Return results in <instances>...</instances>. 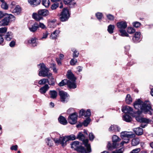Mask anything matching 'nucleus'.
Wrapping results in <instances>:
<instances>
[{
  "label": "nucleus",
  "instance_id": "7c9ffc66",
  "mask_svg": "<svg viewBox=\"0 0 153 153\" xmlns=\"http://www.w3.org/2000/svg\"><path fill=\"white\" fill-rule=\"evenodd\" d=\"M140 143V140L137 138H134L131 141V145L133 146H137Z\"/></svg>",
  "mask_w": 153,
  "mask_h": 153
},
{
  "label": "nucleus",
  "instance_id": "f03ea898",
  "mask_svg": "<svg viewBox=\"0 0 153 153\" xmlns=\"http://www.w3.org/2000/svg\"><path fill=\"white\" fill-rule=\"evenodd\" d=\"M141 114V111H137L136 113H135L134 115H132V116L135 117L136 120L138 122L146 124L145 125L141 124L140 126L142 128H144L147 126V124L151 122V120L149 119L141 117L140 116Z\"/></svg>",
  "mask_w": 153,
  "mask_h": 153
},
{
  "label": "nucleus",
  "instance_id": "bb28decb",
  "mask_svg": "<svg viewBox=\"0 0 153 153\" xmlns=\"http://www.w3.org/2000/svg\"><path fill=\"white\" fill-rule=\"evenodd\" d=\"M49 94L50 96V97L53 99L56 98L57 95V93L55 90L50 91Z\"/></svg>",
  "mask_w": 153,
  "mask_h": 153
},
{
  "label": "nucleus",
  "instance_id": "a19ab883",
  "mask_svg": "<svg viewBox=\"0 0 153 153\" xmlns=\"http://www.w3.org/2000/svg\"><path fill=\"white\" fill-rule=\"evenodd\" d=\"M48 81L47 79L43 78L39 81V84L42 85L46 84Z\"/></svg>",
  "mask_w": 153,
  "mask_h": 153
},
{
  "label": "nucleus",
  "instance_id": "5701e85b",
  "mask_svg": "<svg viewBox=\"0 0 153 153\" xmlns=\"http://www.w3.org/2000/svg\"><path fill=\"white\" fill-rule=\"evenodd\" d=\"M48 85H45L40 89V92L42 94H45L49 88Z\"/></svg>",
  "mask_w": 153,
  "mask_h": 153
},
{
  "label": "nucleus",
  "instance_id": "13d9d810",
  "mask_svg": "<svg viewBox=\"0 0 153 153\" xmlns=\"http://www.w3.org/2000/svg\"><path fill=\"white\" fill-rule=\"evenodd\" d=\"M48 34L47 32H46L45 33H43V36L41 38H40V39H46L48 36Z\"/></svg>",
  "mask_w": 153,
  "mask_h": 153
},
{
  "label": "nucleus",
  "instance_id": "c756f323",
  "mask_svg": "<svg viewBox=\"0 0 153 153\" xmlns=\"http://www.w3.org/2000/svg\"><path fill=\"white\" fill-rule=\"evenodd\" d=\"M123 120L127 122H130L132 120V118L128 115L124 114L123 116Z\"/></svg>",
  "mask_w": 153,
  "mask_h": 153
},
{
  "label": "nucleus",
  "instance_id": "2f4dec72",
  "mask_svg": "<svg viewBox=\"0 0 153 153\" xmlns=\"http://www.w3.org/2000/svg\"><path fill=\"white\" fill-rule=\"evenodd\" d=\"M119 31L120 33V35L122 36H128V34L127 33L125 29H119Z\"/></svg>",
  "mask_w": 153,
  "mask_h": 153
},
{
  "label": "nucleus",
  "instance_id": "6e6d98bb",
  "mask_svg": "<svg viewBox=\"0 0 153 153\" xmlns=\"http://www.w3.org/2000/svg\"><path fill=\"white\" fill-rule=\"evenodd\" d=\"M40 27L42 29H45L46 28V26L44 24L41 22H39V27Z\"/></svg>",
  "mask_w": 153,
  "mask_h": 153
},
{
  "label": "nucleus",
  "instance_id": "58836bf2",
  "mask_svg": "<svg viewBox=\"0 0 153 153\" xmlns=\"http://www.w3.org/2000/svg\"><path fill=\"white\" fill-rule=\"evenodd\" d=\"M91 119L90 118L88 117L83 122V125L85 126H87L88 124L90 123Z\"/></svg>",
  "mask_w": 153,
  "mask_h": 153
},
{
  "label": "nucleus",
  "instance_id": "f3484780",
  "mask_svg": "<svg viewBox=\"0 0 153 153\" xmlns=\"http://www.w3.org/2000/svg\"><path fill=\"white\" fill-rule=\"evenodd\" d=\"M55 19L49 20L48 21V26L49 28H54L56 26V24Z\"/></svg>",
  "mask_w": 153,
  "mask_h": 153
},
{
  "label": "nucleus",
  "instance_id": "a878e982",
  "mask_svg": "<svg viewBox=\"0 0 153 153\" xmlns=\"http://www.w3.org/2000/svg\"><path fill=\"white\" fill-rule=\"evenodd\" d=\"M58 120L59 122L61 124L64 125H66L67 122L66 119L63 116H60L58 118Z\"/></svg>",
  "mask_w": 153,
  "mask_h": 153
},
{
  "label": "nucleus",
  "instance_id": "9b49d317",
  "mask_svg": "<svg viewBox=\"0 0 153 153\" xmlns=\"http://www.w3.org/2000/svg\"><path fill=\"white\" fill-rule=\"evenodd\" d=\"M54 140L56 144H60L62 146H65L67 145V142L68 141L66 136L60 137L59 139H54Z\"/></svg>",
  "mask_w": 153,
  "mask_h": 153
},
{
  "label": "nucleus",
  "instance_id": "412c9836",
  "mask_svg": "<svg viewBox=\"0 0 153 153\" xmlns=\"http://www.w3.org/2000/svg\"><path fill=\"white\" fill-rule=\"evenodd\" d=\"M36 39L35 37L31 38L28 40L27 42L28 43L31 44L32 46L35 47L37 45V43L36 42Z\"/></svg>",
  "mask_w": 153,
  "mask_h": 153
},
{
  "label": "nucleus",
  "instance_id": "dca6fc26",
  "mask_svg": "<svg viewBox=\"0 0 153 153\" xmlns=\"http://www.w3.org/2000/svg\"><path fill=\"white\" fill-rule=\"evenodd\" d=\"M118 28L120 29H123L126 28L127 26L126 22L125 21H121L117 24Z\"/></svg>",
  "mask_w": 153,
  "mask_h": 153
},
{
  "label": "nucleus",
  "instance_id": "ddd939ff",
  "mask_svg": "<svg viewBox=\"0 0 153 153\" xmlns=\"http://www.w3.org/2000/svg\"><path fill=\"white\" fill-rule=\"evenodd\" d=\"M59 94L60 97L61 101L62 102H65L67 101V98L68 95L66 92L62 91H59Z\"/></svg>",
  "mask_w": 153,
  "mask_h": 153
},
{
  "label": "nucleus",
  "instance_id": "2eb2a0df",
  "mask_svg": "<svg viewBox=\"0 0 153 153\" xmlns=\"http://www.w3.org/2000/svg\"><path fill=\"white\" fill-rule=\"evenodd\" d=\"M79 113L81 116H84L85 117H87L89 118L91 114L90 110L89 109H88L85 112L84 110L81 109Z\"/></svg>",
  "mask_w": 153,
  "mask_h": 153
},
{
  "label": "nucleus",
  "instance_id": "0eeeda50",
  "mask_svg": "<svg viewBox=\"0 0 153 153\" xmlns=\"http://www.w3.org/2000/svg\"><path fill=\"white\" fill-rule=\"evenodd\" d=\"M121 140V139L116 135H114L112 137V141H113L112 144L108 142L107 146V148L110 150H111L113 149L116 148L118 145L117 142H119Z\"/></svg>",
  "mask_w": 153,
  "mask_h": 153
},
{
  "label": "nucleus",
  "instance_id": "4be33fe9",
  "mask_svg": "<svg viewBox=\"0 0 153 153\" xmlns=\"http://www.w3.org/2000/svg\"><path fill=\"white\" fill-rule=\"evenodd\" d=\"M140 32H136L135 33L132 38V40L134 42H138L140 39Z\"/></svg>",
  "mask_w": 153,
  "mask_h": 153
},
{
  "label": "nucleus",
  "instance_id": "b1692460",
  "mask_svg": "<svg viewBox=\"0 0 153 153\" xmlns=\"http://www.w3.org/2000/svg\"><path fill=\"white\" fill-rule=\"evenodd\" d=\"M21 11V8L19 5L16 6L13 10V12L15 15H18L20 14Z\"/></svg>",
  "mask_w": 153,
  "mask_h": 153
},
{
  "label": "nucleus",
  "instance_id": "c85d7f7f",
  "mask_svg": "<svg viewBox=\"0 0 153 153\" xmlns=\"http://www.w3.org/2000/svg\"><path fill=\"white\" fill-rule=\"evenodd\" d=\"M38 27V25L36 22L31 27H29V29L30 31L32 32H34Z\"/></svg>",
  "mask_w": 153,
  "mask_h": 153
},
{
  "label": "nucleus",
  "instance_id": "e2e57ef3",
  "mask_svg": "<svg viewBox=\"0 0 153 153\" xmlns=\"http://www.w3.org/2000/svg\"><path fill=\"white\" fill-rule=\"evenodd\" d=\"M4 40V39L2 37V35L0 33V44L3 43Z\"/></svg>",
  "mask_w": 153,
  "mask_h": 153
},
{
  "label": "nucleus",
  "instance_id": "20e7f679",
  "mask_svg": "<svg viewBox=\"0 0 153 153\" xmlns=\"http://www.w3.org/2000/svg\"><path fill=\"white\" fill-rule=\"evenodd\" d=\"M39 66H40V69L41 70L39 71V76L44 77L47 76L48 78L51 77L52 79V81L54 80V79L53 78L52 76V74L49 72L48 68L46 67L44 64H40L39 65Z\"/></svg>",
  "mask_w": 153,
  "mask_h": 153
},
{
  "label": "nucleus",
  "instance_id": "a18cd8bd",
  "mask_svg": "<svg viewBox=\"0 0 153 153\" xmlns=\"http://www.w3.org/2000/svg\"><path fill=\"white\" fill-rule=\"evenodd\" d=\"M124 150V149L123 148H122L118 150H116L115 151H113L112 153H123Z\"/></svg>",
  "mask_w": 153,
  "mask_h": 153
},
{
  "label": "nucleus",
  "instance_id": "de8ad7c7",
  "mask_svg": "<svg viewBox=\"0 0 153 153\" xmlns=\"http://www.w3.org/2000/svg\"><path fill=\"white\" fill-rule=\"evenodd\" d=\"M77 62V60L76 59H72L70 61V64L71 65H74Z\"/></svg>",
  "mask_w": 153,
  "mask_h": 153
},
{
  "label": "nucleus",
  "instance_id": "cd10ccee",
  "mask_svg": "<svg viewBox=\"0 0 153 153\" xmlns=\"http://www.w3.org/2000/svg\"><path fill=\"white\" fill-rule=\"evenodd\" d=\"M13 37V34L11 32H8L5 35V39L8 41H10Z\"/></svg>",
  "mask_w": 153,
  "mask_h": 153
},
{
  "label": "nucleus",
  "instance_id": "79ce46f5",
  "mask_svg": "<svg viewBox=\"0 0 153 153\" xmlns=\"http://www.w3.org/2000/svg\"><path fill=\"white\" fill-rule=\"evenodd\" d=\"M135 30L131 27H129L127 29V32L130 34L133 33L135 32Z\"/></svg>",
  "mask_w": 153,
  "mask_h": 153
},
{
  "label": "nucleus",
  "instance_id": "a211bd4d",
  "mask_svg": "<svg viewBox=\"0 0 153 153\" xmlns=\"http://www.w3.org/2000/svg\"><path fill=\"white\" fill-rule=\"evenodd\" d=\"M60 33V31L59 29L56 30L51 34L50 37V39H56Z\"/></svg>",
  "mask_w": 153,
  "mask_h": 153
},
{
  "label": "nucleus",
  "instance_id": "69168bd1",
  "mask_svg": "<svg viewBox=\"0 0 153 153\" xmlns=\"http://www.w3.org/2000/svg\"><path fill=\"white\" fill-rule=\"evenodd\" d=\"M4 16V15L3 12L0 11V19L3 17Z\"/></svg>",
  "mask_w": 153,
  "mask_h": 153
},
{
  "label": "nucleus",
  "instance_id": "774afa93",
  "mask_svg": "<svg viewBox=\"0 0 153 153\" xmlns=\"http://www.w3.org/2000/svg\"><path fill=\"white\" fill-rule=\"evenodd\" d=\"M64 55L63 54H61L59 55V57L60 59H62L63 58Z\"/></svg>",
  "mask_w": 153,
  "mask_h": 153
},
{
  "label": "nucleus",
  "instance_id": "4468645a",
  "mask_svg": "<svg viewBox=\"0 0 153 153\" xmlns=\"http://www.w3.org/2000/svg\"><path fill=\"white\" fill-rule=\"evenodd\" d=\"M123 112L125 113H128L132 115H134L135 113H132L133 109L130 107L128 106H126L123 107L122 109Z\"/></svg>",
  "mask_w": 153,
  "mask_h": 153
},
{
  "label": "nucleus",
  "instance_id": "6ab92c4d",
  "mask_svg": "<svg viewBox=\"0 0 153 153\" xmlns=\"http://www.w3.org/2000/svg\"><path fill=\"white\" fill-rule=\"evenodd\" d=\"M120 130V128H119L117 125H112L109 128V131L113 132H119Z\"/></svg>",
  "mask_w": 153,
  "mask_h": 153
},
{
  "label": "nucleus",
  "instance_id": "ea45409f",
  "mask_svg": "<svg viewBox=\"0 0 153 153\" xmlns=\"http://www.w3.org/2000/svg\"><path fill=\"white\" fill-rule=\"evenodd\" d=\"M68 139V141L70 140H74L76 139V137L74 134H71L69 136H66Z\"/></svg>",
  "mask_w": 153,
  "mask_h": 153
},
{
  "label": "nucleus",
  "instance_id": "39448f33",
  "mask_svg": "<svg viewBox=\"0 0 153 153\" xmlns=\"http://www.w3.org/2000/svg\"><path fill=\"white\" fill-rule=\"evenodd\" d=\"M67 75L69 79V80H68V86L70 88H76V85L75 82L76 79L71 70L68 71Z\"/></svg>",
  "mask_w": 153,
  "mask_h": 153
},
{
  "label": "nucleus",
  "instance_id": "0e129e2a",
  "mask_svg": "<svg viewBox=\"0 0 153 153\" xmlns=\"http://www.w3.org/2000/svg\"><path fill=\"white\" fill-rule=\"evenodd\" d=\"M76 68L79 72H81L82 70V68L80 66H78Z\"/></svg>",
  "mask_w": 153,
  "mask_h": 153
},
{
  "label": "nucleus",
  "instance_id": "393cba45",
  "mask_svg": "<svg viewBox=\"0 0 153 153\" xmlns=\"http://www.w3.org/2000/svg\"><path fill=\"white\" fill-rule=\"evenodd\" d=\"M134 131L136 134L138 135H140L143 133V129L140 127H138L134 129Z\"/></svg>",
  "mask_w": 153,
  "mask_h": 153
},
{
  "label": "nucleus",
  "instance_id": "6e6552de",
  "mask_svg": "<svg viewBox=\"0 0 153 153\" xmlns=\"http://www.w3.org/2000/svg\"><path fill=\"white\" fill-rule=\"evenodd\" d=\"M15 19L16 18L14 16L11 14H9L8 16L5 17L0 21V26L7 25L10 22L14 21Z\"/></svg>",
  "mask_w": 153,
  "mask_h": 153
},
{
  "label": "nucleus",
  "instance_id": "f704fd0d",
  "mask_svg": "<svg viewBox=\"0 0 153 153\" xmlns=\"http://www.w3.org/2000/svg\"><path fill=\"white\" fill-rule=\"evenodd\" d=\"M68 80L67 79H65L62 80L61 82L59 83V85L60 86H62L67 84L68 85Z\"/></svg>",
  "mask_w": 153,
  "mask_h": 153
},
{
  "label": "nucleus",
  "instance_id": "f257e3e1",
  "mask_svg": "<svg viewBox=\"0 0 153 153\" xmlns=\"http://www.w3.org/2000/svg\"><path fill=\"white\" fill-rule=\"evenodd\" d=\"M133 105L134 108L141 111V113H148L152 115L153 112L151 105L149 102H143L140 100L138 99L134 102Z\"/></svg>",
  "mask_w": 153,
  "mask_h": 153
},
{
  "label": "nucleus",
  "instance_id": "4d7b16f0",
  "mask_svg": "<svg viewBox=\"0 0 153 153\" xmlns=\"http://www.w3.org/2000/svg\"><path fill=\"white\" fill-rule=\"evenodd\" d=\"M89 138L90 140H93L94 138V136L93 134L91 133L89 134Z\"/></svg>",
  "mask_w": 153,
  "mask_h": 153
},
{
  "label": "nucleus",
  "instance_id": "338daca9",
  "mask_svg": "<svg viewBox=\"0 0 153 153\" xmlns=\"http://www.w3.org/2000/svg\"><path fill=\"white\" fill-rule=\"evenodd\" d=\"M83 125V123H79L76 126L77 128H80L82 126V125Z\"/></svg>",
  "mask_w": 153,
  "mask_h": 153
},
{
  "label": "nucleus",
  "instance_id": "680f3d73",
  "mask_svg": "<svg viewBox=\"0 0 153 153\" xmlns=\"http://www.w3.org/2000/svg\"><path fill=\"white\" fill-rule=\"evenodd\" d=\"M15 42L14 41H12L10 43L9 45L11 47H13L15 45Z\"/></svg>",
  "mask_w": 153,
  "mask_h": 153
},
{
  "label": "nucleus",
  "instance_id": "f8f14e48",
  "mask_svg": "<svg viewBox=\"0 0 153 153\" xmlns=\"http://www.w3.org/2000/svg\"><path fill=\"white\" fill-rule=\"evenodd\" d=\"M77 118V115L76 113L70 115L68 118V121L71 124H74L76 123Z\"/></svg>",
  "mask_w": 153,
  "mask_h": 153
},
{
  "label": "nucleus",
  "instance_id": "aec40b11",
  "mask_svg": "<svg viewBox=\"0 0 153 153\" xmlns=\"http://www.w3.org/2000/svg\"><path fill=\"white\" fill-rule=\"evenodd\" d=\"M49 14L48 11L47 9H42L39 10V15L46 16Z\"/></svg>",
  "mask_w": 153,
  "mask_h": 153
},
{
  "label": "nucleus",
  "instance_id": "3c124183",
  "mask_svg": "<svg viewBox=\"0 0 153 153\" xmlns=\"http://www.w3.org/2000/svg\"><path fill=\"white\" fill-rule=\"evenodd\" d=\"M107 17L108 19L110 20H114V16L111 14H109L107 15Z\"/></svg>",
  "mask_w": 153,
  "mask_h": 153
},
{
  "label": "nucleus",
  "instance_id": "8fccbe9b",
  "mask_svg": "<svg viewBox=\"0 0 153 153\" xmlns=\"http://www.w3.org/2000/svg\"><path fill=\"white\" fill-rule=\"evenodd\" d=\"M140 149L139 148H137L134 149L132 150L130 153H138L140 152Z\"/></svg>",
  "mask_w": 153,
  "mask_h": 153
},
{
  "label": "nucleus",
  "instance_id": "c03bdc74",
  "mask_svg": "<svg viewBox=\"0 0 153 153\" xmlns=\"http://www.w3.org/2000/svg\"><path fill=\"white\" fill-rule=\"evenodd\" d=\"M59 6V4L57 3H55L53 4L51 7V8L53 10L56 9Z\"/></svg>",
  "mask_w": 153,
  "mask_h": 153
},
{
  "label": "nucleus",
  "instance_id": "e433bc0d",
  "mask_svg": "<svg viewBox=\"0 0 153 153\" xmlns=\"http://www.w3.org/2000/svg\"><path fill=\"white\" fill-rule=\"evenodd\" d=\"M50 2L49 0H43L42 4L45 7H47L49 6Z\"/></svg>",
  "mask_w": 153,
  "mask_h": 153
},
{
  "label": "nucleus",
  "instance_id": "c9c22d12",
  "mask_svg": "<svg viewBox=\"0 0 153 153\" xmlns=\"http://www.w3.org/2000/svg\"><path fill=\"white\" fill-rule=\"evenodd\" d=\"M126 101L128 104H129L131 102L132 99L129 94H127V95Z\"/></svg>",
  "mask_w": 153,
  "mask_h": 153
},
{
  "label": "nucleus",
  "instance_id": "423d86ee",
  "mask_svg": "<svg viewBox=\"0 0 153 153\" xmlns=\"http://www.w3.org/2000/svg\"><path fill=\"white\" fill-rule=\"evenodd\" d=\"M76 138L79 140L82 141L87 148V150L88 152H91V146L90 144H88V140L87 139H85V136L82 132H79L77 134Z\"/></svg>",
  "mask_w": 153,
  "mask_h": 153
},
{
  "label": "nucleus",
  "instance_id": "9d476101",
  "mask_svg": "<svg viewBox=\"0 0 153 153\" xmlns=\"http://www.w3.org/2000/svg\"><path fill=\"white\" fill-rule=\"evenodd\" d=\"M69 16L70 14L67 8H64L60 14L59 18L61 21L64 22L68 19Z\"/></svg>",
  "mask_w": 153,
  "mask_h": 153
},
{
  "label": "nucleus",
  "instance_id": "052dcab7",
  "mask_svg": "<svg viewBox=\"0 0 153 153\" xmlns=\"http://www.w3.org/2000/svg\"><path fill=\"white\" fill-rule=\"evenodd\" d=\"M51 142L52 141L48 139H47V140L46 141V143H47L48 145L50 146H52V144L51 143Z\"/></svg>",
  "mask_w": 153,
  "mask_h": 153
},
{
  "label": "nucleus",
  "instance_id": "473e14b6",
  "mask_svg": "<svg viewBox=\"0 0 153 153\" xmlns=\"http://www.w3.org/2000/svg\"><path fill=\"white\" fill-rule=\"evenodd\" d=\"M115 28L114 25H110L108 27L107 30L110 34L114 32V30Z\"/></svg>",
  "mask_w": 153,
  "mask_h": 153
},
{
  "label": "nucleus",
  "instance_id": "09e8293b",
  "mask_svg": "<svg viewBox=\"0 0 153 153\" xmlns=\"http://www.w3.org/2000/svg\"><path fill=\"white\" fill-rule=\"evenodd\" d=\"M1 7L4 9H7L8 8V6L6 3H3L1 5Z\"/></svg>",
  "mask_w": 153,
  "mask_h": 153
},
{
  "label": "nucleus",
  "instance_id": "49530a36",
  "mask_svg": "<svg viewBox=\"0 0 153 153\" xmlns=\"http://www.w3.org/2000/svg\"><path fill=\"white\" fill-rule=\"evenodd\" d=\"M7 31V28L6 27H1L0 28V33H4Z\"/></svg>",
  "mask_w": 153,
  "mask_h": 153
},
{
  "label": "nucleus",
  "instance_id": "864d4df0",
  "mask_svg": "<svg viewBox=\"0 0 153 153\" xmlns=\"http://www.w3.org/2000/svg\"><path fill=\"white\" fill-rule=\"evenodd\" d=\"M96 16L97 18L99 20H100L101 19L102 17V14L101 13H98L96 14Z\"/></svg>",
  "mask_w": 153,
  "mask_h": 153
},
{
  "label": "nucleus",
  "instance_id": "7ed1b4c3",
  "mask_svg": "<svg viewBox=\"0 0 153 153\" xmlns=\"http://www.w3.org/2000/svg\"><path fill=\"white\" fill-rule=\"evenodd\" d=\"M121 138L125 140L122 142L120 143V146H123L124 143H128L129 139L132 138L135 136V135L133 133L131 132L124 131L121 133Z\"/></svg>",
  "mask_w": 153,
  "mask_h": 153
},
{
  "label": "nucleus",
  "instance_id": "72a5a7b5",
  "mask_svg": "<svg viewBox=\"0 0 153 153\" xmlns=\"http://www.w3.org/2000/svg\"><path fill=\"white\" fill-rule=\"evenodd\" d=\"M74 0H64V2L65 4L69 5H74L75 3L74 2Z\"/></svg>",
  "mask_w": 153,
  "mask_h": 153
},
{
  "label": "nucleus",
  "instance_id": "603ef678",
  "mask_svg": "<svg viewBox=\"0 0 153 153\" xmlns=\"http://www.w3.org/2000/svg\"><path fill=\"white\" fill-rule=\"evenodd\" d=\"M38 15L36 13H33L32 15L33 18L37 21H38Z\"/></svg>",
  "mask_w": 153,
  "mask_h": 153
},
{
  "label": "nucleus",
  "instance_id": "4c0bfd02",
  "mask_svg": "<svg viewBox=\"0 0 153 153\" xmlns=\"http://www.w3.org/2000/svg\"><path fill=\"white\" fill-rule=\"evenodd\" d=\"M28 2L33 7L36 6L37 5L36 0H28Z\"/></svg>",
  "mask_w": 153,
  "mask_h": 153
},
{
  "label": "nucleus",
  "instance_id": "1a4fd4ad",
  "mask_svg": "<svg viewBox=\"0 0 153 153\" xmlns=\"http://www.w3.org/2000/svg\"><path fill=\"white\" fill-rule=\"evenodd\" d=\"M71 148L77 151L80 152L81 153H87L85 148L79 145V142L77 141L73 142L71 144Z\"/></svg>",
  "mask_w": 153,
  "mask_h": 153
},
{
  "label": "nucleus",
  "instance_id": "5fc2aeb1",
  "mask_svg": "<svg viewBox=\"0 0 153 153\" xmlns=\"http://www.w3.org/2000/svg\"><path fill=\"white\" fill-rule=\"evenodd\" d=\"M140 25V23L138 22H135L133 23V26L136 28L138 27Z\"/></svg>",
  "mask_w": 153,
  "mask_h": 153
},
{
  "label": "nucleus",
  "instance_id": "bf43d9fd",
  "mask_svg": "<svg viewBox=\"0 0 153 153\" xmlns=\"http://www.w3.org/2000/svg\"><path fill=\"white\" fill-rule=\"evenodd\" d=\"M18 146L17 145L13 146L10 148L11 150H14L16 151L17 150Z\"/></svg>",
  "mask_w": 153,
  "mask_h": 153
},
{
  "label": "nucleus",
  "instance_id": "37998d69",
  "mask_svg": "<svg viewBox=\"0 0 153 153\" xmlns=\"http://www.w3.org/2000/svg\"><path fill=\"white\" fill-rule=\"evenodd\" d=\"M73 51V57L74 58L77 57L79 55V53L77 52L76 50L74 49L72 50Z\"/></svg>",
  "mask_w": 153,
  "mask_h": 153
}]
</instances>
